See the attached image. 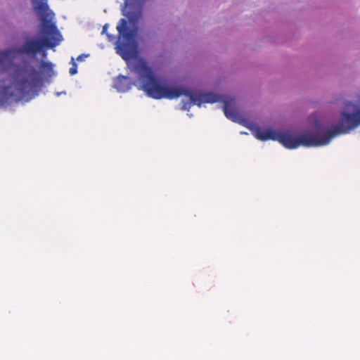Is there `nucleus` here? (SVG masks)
I'll return each mask as SVG.
<instances>
[{"label":"nucleus","instance_id":"f03ea898","mask_svg":"<svg viewBox=\"0 0 360 360\" xmlns=\"http://www.w3.org/2000/svg\"><path fill=\"white\" fill-rule=\"evenodd\" d=\"M49 6L41 2L35 6V11L41 17V32L42 39L27 40L18 49V52L35 57L43 48H55L63 40V37L53 22L54 13L49 12Z\"/></svg>","mask_w":360,"mask_h":360},{"label":"nucleus","instance_id":"9b49d317","mask_svg":"<svg viewBox=\"0 0 360 360\" xmlns=\"http://www.w3.org/2000/svg\"><path fill=\"white\" fill-rule=\"evenodd\" d=\"M113 86L120 92H126L131 88L129 78L127 76L120 75L115 80Z\"/></svg>","mask_w":360,"mask_h":360},{"label":"nucleus","instance_id":"f257e3e1","mask_svg":"<svg viewBox=\"0 0 360 360\" xmlns=\"http://www.w3.org/2000/svg\"><path fill=\"white\" fill-rule=\"evenodd\" d=\"M133 70L139 75L141 89L153 98L172 100L181 96H187L188 101H181L184 110H188L193 105L200 107L202 103H214L219 101V96L212 92L195 94L183 87L162 84L147 63L141 58L135 60Z\"/></svg>","mask_w":360,"mask_h":360},{"label":"nucleus","instance_id":"4468645a","mask_svg":"<svg viewBox=\"0 0 360 360\" xmlns=\"http://www.w3.org/2000/svg\"><path fill=\"white\" fill-rule=\"evenodd\" d=\"M49 48H43L41 50V52H39V53H41V56L42 58H46L47 56V52H46V50L48 49Z\"/></svg>","mask_w":360,"mask_h":360},{"label":"nucleus","instance_id":"39448f33","mask_svg":"<svg viewBox=\"0 0 360 360\" xmlns=\"http://www.w3.org/2000/svg\"><path fill=\"white\" fill-rule=\"evenodd\" d=\"M360 126V109L354 112H342L338 124L331 129L321 131L324 146L328 144L332 139L350 132L352 130Z\"/></svg>","mask_w":360,"mask_h":360},{"label":"nucleus","instance_id":"6e6552de","mask_svg":"<svg viewBox=\"0 0 360 360\" xmlns=\"http://www.w3.org/2000/svg\"><path fill=\"white\" fill-rule=\"evenodd\" d=\"M235 101L233 99H226L224 101L223 110L225 116L233 122L242 124L246 126V121L241 115L234 108Z\"/></svg>","mask_w":360,"mask_h":360},{"label":"nucleus","instance_id":"dca6fc26","mask_svg":"<svg viewBox=\"0 0 360 360\" xmlns=\"http://www.w3.org/2000/svg\"><path fill=\"white\" fill-rule=\"evenodd\" d=\"M107 30V25L103 26L102 32H105Z\"/></svg>","mask_w":360,"mask_h":360},{"label":"nucleus","instance_id":"2eb2a0df","mask_svg":"<svg viewBox=\"0 0 360 360\" xmlns=\"http://www.w3.org/2000/svg\"><path fill=\"white\" fill-rule=\"evenodd\" d=\"M84 58V56L83 55H79L77 58V60L78 61H82Z\"/></svg>","mask_w":360,"mask_h":360},{"label":"nucleus","instance_id":"9d476101","mask_svg":"<svg viewBox=\"0 0 360 360\" xmlns=\"http://www.w3.org/2000/svg\"><path fill=\"white\" fill-rule=\"evenodd\" d=\"M14 53L12 50H4L0 51V72H3L8 69V66L13 64Z\"/></svg>","mask_w":360,"mask_h":360},{"label":"nucleus","instance_id":"423d86ee","mask_svg":"<svg viewBox=\"0 0 360 360\" xmlns=\"http://www.w3.org/2000/svg\"><path fill=\"white\" fill-rule=\"evenodd\" d=\"M118 32L117 48L122 51V57L126 59L127 51L129 44L134 40V32L127 25V20L122 18L117 25Z\"/></svg>","mask_w":360,"mask_h":360},{"label":"nucleus","instance_id":"f8f14e48","mask_svg":"<svg viewBox=\"0 0 360 360\" xmlns=\"http://www.w3.org/2000/svg\"><path fill=\"white\" fill-rule=\"evenodd\" d=\"M72 65L70 68L69 72L71 75H74L77 72V65L74 61V58H72Z\"/></svg>","mask_w":360,"mask_h":360},{"label":"nucleus","instance_id":"0eeeda50","mask_svg":"<svg viewBox=\"0 0 360 360\" xmlns=\"http://www.w3.org/2000/svg\"><path fill=\"white\" fill-rule=\"evenodd\" d=\"M145 0H124V9L123 14L126 15L130 24L136 26L141 17V4Z\"/></svg>","mask_w":360,"mask_h":360},{"label":"nucleus","instance_id":"1a4fd4ad","mask_svg":"<svg viewBox=\"0 0 360 360\" xmlns=\"http://www.w3.org/2000/svg\"><path fill=\"white\" fill-rule=\"evenodd\" d=\"M39 79L37 82H36V87L34 90V91L31 94V95L34 94L35 92L37 87L40 82L41 78L40 75L45 77H51L53 75V64L51 62H46V61H41L39 65Z\"/></svg>","mask_w":360,"mask_h":360},{"label":"nucleus","instance_id":"20e7f679","mask_svg":"<svg viewBox=\"0 0 360 360\" xmlns=\"http://www.w3.org/2000/svg\"><path fill=\"white\" fill-rule=\"evenodd\" d=\"M253 134L259 140L277 141L288 149H295L300 146L306 147L324 146L319 128L313 134H304L298 136H293L287 133L277 132L271 129L263 130L259 127L255 129Z\"/></svg>","mask_w":360,"mask_h":360},{"label":"nucleus","instance_id":"7ed1b4c3","mask_svg":"<svg viewBox=\"0 0 360 360\" xmlns=\"http://www.w3.org/2000/svg\"><path fill=\"white\" fill-rule=\"evenodd\" d=\"M11 84L6 85L3 81L0 91V107L10 98L22 99L30 96L36 87L39 79L37 70L30 65H18L10 76Z\"/></svg>","mask_w":360,"mask_h":360},{"label":"nucleus","instance_id":"ddd939ff","mask_svg":"<svg viewBox=\"0 0 360 360\" xmlns=\"http://www.w3.org/2000/svg\"><path fill=\"white\" fill-rule=\"evenodd\" d=\"M32 4H33V6H34V9L35 10V6L37 5H38L39 4H40L41 2H46L47 4V1L46 0H32Z\"/></svg>","mask_w":360,"mask_h":360}]
</instances>
